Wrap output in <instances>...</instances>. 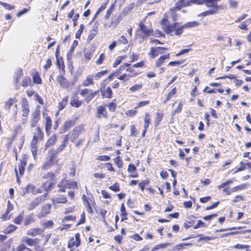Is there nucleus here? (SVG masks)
Listing matches in <instances>:
<instances>
[{
  "instance_id": "60",
  "label": "nucleus",
  "mask_w": 251,
  "mask_h": 251,
  "mask_svg": "<svg viewBox=\"0 0 251 251\" xmlns=\"http://www.w3.org/2000/svg\"><path fill=\"white\" fill-rule=\"evenodd\" d=\"M113 161L118 168L121 169L123 168L124 163L120 156H117L114 158Z\"/></svg>"
},
{
  "instance_id": "27",
  "label": "nucleus",
  "mask_w": 251,
  "mask_h": 251,
  "mask_svg": "<svg viewBox=\"0 0 251 251\" xmlns=\"http://www.w3.org/2000/svg\"><path fill=\"white\" fill-rule=\"evenodd\" d=\"M36 221V218L35 214L33 213H31L26 216L24 219L23 225L25 226H28L35 223Z\"/></svg>"
},
{
  "instance_id": "53",
  "label": "nucleus",
  "mask_w": 251,
  "mask_h": 251,
  "mask_svg": "<svg viewBox=\"0 0 251 251\" xmlns=\"http://www.w3.org/2000/svg\"><path fill=\"white\" fill-rule=\"evenodd\" d=\"M121 214L120 215L121 216V221H124L127 219V212L126 211V207L124 203H122L121 205Z\"/></svg>"
},
{
  "instance_id": "3",
  "label": "nucleus",
  "mask_w": 251,
  "mask_h": 251,
  "mask_svg": "<svg viewBox=\"0 0 251 251\" xmlns=\"http://www.w3.org/2000/svg\"><path fill=\"white\" fill-rule=\"evenodd\" d=\"M24 243L20 244L15 251H45V248L39 245L40 239L38 238L24 237Z\"/></svg>"
},
{
  "instance_id": "7",
  "label": "nucleus",
  "mask_w": 251,
  "mask_h": 251,
  "mask_svg": "<svg viewBox=\"0 0 251 251\" xmlns=\"http://www.w3.org/2000/svg\"><path fill=\"white\" fill-rule=\"evenodd\" d=\"M109 76V75L107 76V78H106L105 79H104L100 83V87L99 89H98L96 90V91H98V96L99 95V93H100L101 98L104 99H110L113 97V92L111 89V87L109 86H107V83H106V81L110 82L114 79L115 77H116V76H114L112 77V79H108V77Z\"/></svg>"
},
{
  "instance_id": "48",
  "label": "nucleus",
  "mask_w": 251,
  "mask_h": 251,
  "mask_svg": "<svg viewBox=\"0 0 251 251\" xmlns=\"http://www.w3.org/2000/svg\"><path fill=\"white\" fill-rule=\"evenodd\" d=\"M143 87V84L142 82L136 83L130 87L129 91L130 93H135L136 92L140 91Z\"/></svg>"
},
{
  "instance_id": "45",
  "label": "nucleus",
  "mask_w": 251,
  "mask_h": 251,
  "mask_svg": "<svg viewBox=\"0 0 251 251\" xmlns=\"http://www.w3.org/2000/svg\"><path fill=\"white\" fill-rule=\"evenodd\" d=\"M17 229L18 227L16 226L11 224L8 225L5 227V228L3 231V232L5 234H9L15 231Z\"/></svg>"
},
{
  "instance_id": "32",
  "label": "nucleus",
  "mask_w": 251,
  "mask_h": 251,
  "mask_svg": "<svg viewBox=\"0 0 251 251\" xmlns=\"http://www.w3.org/2000/svg\"><path fill=\"white\" fill-rule=\"evenodd\" d=\"M58 140V137L56 134H53L50 136L45 144V148L46 149L49 148L56 144Z\"/></svg>"
},
{
  "instance_id": "18",
  "label": "nucleus",
  "mask_w": 251,
  "mask_h": 251,
  "mask_svg": "<svg viewBox=\"0 0 251 251\" xmlns=\"http://www.w3.org/2000/svg\"><path fill=\"white\" fill-rule=\"evenodd\" d=\"M51 204L46 203L43 205L38 215L39 219H43L47 217L51 212Z\"/></svg>"
},
{
  "instance_id": "34",
  "label": "nucleus",
  "mask_w": 251,
  "mask_h": 251,
  "mask_svg": "<svg viewBox=\"0 0 251 251\" xmlns=\"http://www.w3.org/2000/svg\"><path fill=\"white\" fill-rule=\"evenodd\" d=\"M170 57V53H167L165 55L160 56L156 61H155V67L157 68L160 67L161 65H162L165 61L166 59H169Z\"/></svg>"
},
{
  "instance_id": "37",
  "label": "nucleus",
  "mask_w": 251,
  "mask_h": 251,
  "mask_svg": "<svg viewBox=\"0 0 251 251\" xmlns=\"http://www.w3.org/2000/svg\"><path fill=\"white\" fill-rule=\"evenodd\" d=\"M190 6L189 0H179L175 4V6L180 10L182 8Z\"/></svg>"
},
{
  "instance_id": "58",
  "label": "nucleus",
  "mask_w": 251,
  "mask_h": 251,
  "mask_svg": "<svg viewBox=\"0 0 251 251\" xmlns=\"http://www.w3.org/2000/svg\"><path fill=\"white\" fill-rule=\"evenodd\" d=\"M194 218V216H192L189 218V220H187L184 223L183 226L185 229H188L194 226L195 224V220L193 219Z\"/></svg>"
},
{
  "instance_id": "15",
  "label": "nucleus",
  "mask_w": 251,
  "mask_h": 251,
  "mask_svg": "<svg viewBox=\"0 0 251 251\" xmlns=\"http://www.w3.org/2000/svg\"><path fill=\"white\" fill-rule=\"evenodd\" d=\"M81 245V239L80 234L76 233L75 234V237H71L67 243V248L69 249H74L75 246L78 247Z\"/></svg>"
},
{
  "instance_id": "30",
  "label": "nucleus",
  "mask_w": 251,
  "mask_h": 251,
  "mask_svg": "<svg viewBox=\"0 0 251 251\" xmlns=\"http://www.w3.org/2000/svg\"><path fill=\"white\" fill-rule=\"evenodd\" d=\"M95 79L93 74L87 75L86 78L82 81V86L84 87H88L92 86L95 84Z\"/></svg>"
},
{
  "instance_id": "38",
  "label": "nucleus",
  "mask_w": 251,
  "mask_h": 251,
  "mask_svg": "<svg viewBox=\"0 0 251 251\" xmlns=\"http://www.w3.org/2000/svg\"><path fill=\"white\" fill-rule=\"evenodd\" d=\"M108 110L111 113L115 112L117 108V102L116 99H113L106 104Z\"/></svg>"
},
{
  "instance_id": "16",
  "label": "nucleus",
  "mask_w": 251,
  "mask_h": 251,
  "mask_svg": "<svg viewBox=\"0 0 251 251\" xmlns=\"http://www.w3.org/2000/svg\"><path fill=\"white\" fill-rule=\"evenodd\" d=\"M14 206L13 204L10 201H8L6 210L0 217V219L2 221H8L11 219L12 215L10 212L14 210Z\"/></svg>"
},
{
  "instance_id": "12",
  "label": "nucleus",
  "mask_w": 251,
  "mask_h": 251,
  "mask_svg": "<svg viewBox=\"0 0 251 251\" xmlns=\"http://www.w3.org/2000/svg\"><path fill=\"white\" fill-rule=\"evenodd\" d=\"M83 124H80L75 126L71 132H69L67 135H70L71 141L73 142L76 139L80 134L84 131L85 127Z\"/></svg>"
},
{
  "instance_id": "9",
  "label": "nucleus",
  "mask_w": 251,
  "mask_h": 251,
  "mask_svg": "<svg viewBox=\"0 0 251 251\" xmlns=\"http://www.w3.org/2000/svg\"><path fill=\"white\" fill-rule=\"evenodd\" d=\"M28 155L25 154H23L22 156V158L20 160V163L18 165L17 167L16 166L14 168V172L18 183L20 182V178L23 177L24 175Z\"/></svg>"
},
{
  "instance_id": "23",
  "label": "nucleus",
  "mask_w": 251,
  "mask_h": 251,
  "mask_svg": "<svg viewBox=\"0 0 251 251\" xmlns=\"http://www.w3.org/2000/svg\"><path fill=\"white\" fill-rule=\"evenodd\" d=\"M77 118L69 119L64 122L62 128V133H65L73 127L76 123Z\"/></svg>"
},
{
  "instance_id": "5",
  "label": "nucleus",
  "mask_w": 251,
  "mask_h": 251,
  "mask_svg": "<svg viewBox=\"0 0 251 251\" xmlns=\"http://www.w3.org/2000/svg\"><path fill=\"white\" fill-rule=\"evenodd\" d=\"M44 133L42 128L39 126H36L30 143L31 151L34 159L36 158L37 155L38 144L40 141L44 140Z\"/></svg>"
},
{
  "instance_id": "47",
  "label": "nucleus",
  "mask_w": 251,
  "mask_h": 251,
  "mask_svg": "<svg viewBox=\"0 0 251 251\" xmlns=\"http://www.w3.org/2000/svg\"><path fill=\"white\" fill-rule=\"evenodd\" d=\"M11 239L0 244V251H9L11 248Z\"/></svg>"
},
{
  "instance_id": "20",
  "label": "nucleus",
  "mask_w": 251,
  "mask_h": 251,
  "mask_svg": "<svg viewBox=\"0 0 251 251\" xmlns=\"http://www.w3.org/2000/svg\"><path fill=\"white\" fill-rule=\"evenodd\" d=\"M96 116L98 119H107L108 117V112L105 105H100L97 108Z\"/></svg>"
},
{
  "instance_id": "50",
  "label": "nucleus",
  "mask_w": 251,
  "mask_h": 251,
  "mask_svg": "<svg viewBox=\"0 0 251 251\" xmlns=\"http://www.w3.org/2000/svg\"><path fill=\"white\" fill-rule=\"evenodd\" d=\"M17 101V100L14 98H10L7 101H5L4 104V108L5 109L10 111V108L12 105L15 102Z\"/></svg>"
},
{
  "instance_id": "35",
  "label": "nucleus",
  "mask_w": 251,
  "mask_h": 251,
  "mask_svg": "<svg viewBox=\"0 0 251 251\" xmlns=\"http://www.w3.org/2000/svg\"><path fill=\"white\" fill-rule=\"evenodd\" d=\"M68 182V179L65 178H62L59 181V182L57 184V187L58 188V192H65L67 188V182Z\"/></svg>"
},
{
  "instance_id": "51",
  "label": "nucleus",
  "mask_w": 251,
  "mask_h": 251,
  "mask_svg": "<svg viewBox=\"0 0 251 251\" xmlns=\"http://www.w3.org/2000/svg\"><path fill=\"white\" fill-rule=\"evenodd\" d=\"M176 93V88L175 87L173 88L170 91L168 92L165 100L163 101V103L165 104L168 100H169L173 97H174Z\"/></svg>"
},
{
  "instance_id": "41",
  "label": "nucleus",
  "mask_w": 251,
  "mask_h": 251,
  "mask_svg": "<svg viewBox=\"0 0 251 251\" xmlns=\"http://www.w3.org/2000/svg\"><path fill=\"white\" fill-rule=\"evenodd\" d=\"M82 200L85 206L88 205H95L96 202L92 196L91 197H87L85 195L83 194L82 196Z\"/></svg>"
},
{
  "instance_id": "13",
  "label": "nucleus",
  "mask_w": 251,
  "mask_h": 251,
  "mask_svg": "<svg viewBox=\"0 0 251 251\" xmlns=\"http://www.w3.org/2000/svg\"><path fill=\"white\" fill-rule=\"evenodd\" d=\"M47 195V194H45L43 195L39 196L35 198L28 204L27 209L29 211L32 210L36 207L44 202L46 200Z\"/></svg>"
},
{
  "instance_id": "62",
  "label": "nucleus",
  "mask_w": 251,
  "mask_h": 251,
  "mask_svg": "<svg viewBox=\"0 0 251 251\" xmlns=\"http://www.w3.org/2000/svg\"><path fill=\"white\" fill-rule=\"evenodd\" d=\"M54 222L52 220H48L42 223L44 229L47 228H52L54 226Z\"/></svg>"
},
{
  "instance_id": "24",
  "label": "nucleus",
  "mask_w": 251,
  "mask_h": 251,
  "mask_svg": "<svg viewBox=\"0 0 251 251\" xmlns=\"http://www.w3.org/2000/svg\"><path fill=\"white\" fill-rule=\"evenodd\" d=\"M240 166L236 168L234 174L243 171L246 169H248V172L251 173V162H244L241 161L239 163Z\"/></svg>"
},
{
  "instance_id": "33",
  "label": "nucleus",
  "mask_w": 251,
  "mask_h": 251,
  "mask_svg": "<svg viewBox=\"0 0 251 251\" xmlns=\"http://www.w3.org/2000/svg\"><path fill=\"white\" fill-rule=\"evenodd\" d=\"M22 128L20 125H18L14 129V132L11 138L10 141L7 143V147L10 148L13 144V142L15 140L18 134L21 132Z\"/></svg>"
},
{
  "instance_id": "29",
  "label": "nucleus",
  "mask_w": 251,
  "mask_h": 251,
  "mask_svg": "<svg viewBox=\"0 0 251 251\" xmlns=\"http://www.w3.org/2000/svg\"><path fill=\"white\" fill-rule=\"evenodd\" d=\"M45 129L46 133L47 135H49L51 132V129L52 127V120L50 116L47 115L45 117Z\"/></svg>"
},
{
  "instance_id": "39",
  "label": "nucleus",
  "mask_w": 251,
  "mask_h": 251,
  "mask_svg": "<svg viewBox=\"0 0 251 251\" xmlns=\"http://www.w3.org/2000/svg\"><path fill=\"white\" fill-rule=\"evenodd\" d=\"M68 100H69V96L66 95V96H64L62 98L61 100L58 102L57 107H58V110L59 111H61L62 110H63V109H64L65 108V107L66 106V105L68 104Z\"/></svg>"
},
{
  "instance_id": "57",
  "label": "nucleus",
  "mask_w": 251,
  "mask_h": 251,
  "mask_svg": "<svg viewBox=\"0 0 251 251\" xmlns=\"http://www.w3.org/2000/svg\"><path fill=\"white\" fill-rule=\"evenodd\" d=\"M56 65L58 68L61 70L62 71H65V64L63 61V59L62 57H58L56 58Z\"/></svg>"
},
{
  "instance_id": "17",
  "label": "nucleus",
  "mask_w": 251,
  "mask_h": 251,
  "mask_svg": "<svg viewBox=\"0 0 251 251\" xmlns=\"http://www.w3.org/2000/svg\"><path fill=\"white\" fill-rule=\"evenodd\" d=\"M221 0H205L204 4L207 7L211 8L214 11L218 12L219 10L223 8L222 5L218 4Z\"/></svg>"
},
{
  "instance_id": "21",
  "label": "nucleus",
  "mask_w": 251,
  "mask_h": 251,
  "mask_svg": "<svg viewBox=\"0 0 251 251\" xmlns=\"http://www.w3.org/2000/svg\"><path fill=\"white\" fill-rule=\"evenodd\" d=\"M44 229L40 227H33L27 231L26 235L30 237H35L37 235L44 236Z\"/></svg>"
},
{
  "instance_id": "22",
  "label": "nucleus",
  "mask_w": 251,
  "mask_h": 251,
  "mask_svg": "<svg viewBox=\"0 0 251 251\" xmlns=\"http://www.w3.org/2000/svg\"><path fill=\"white\" fill-rule=\"evenodd\" d=\"M52 204L55 206L59 204H66L68 202L67 197L64 195L59 194L51 200Z\"/></svg>"
},
{
  "instance_id": "28",
  "label": "nucleus",
  "mask_w": 251,
  "mask_h": 251,
  "mask_svg": "<svg viewBox=\"0 0 251 251\" xmlns=\"http://www.w3.org/2000/svg\"><path fill=\"white\" fill-rule=\"evenodd\" d=\"M58 153H59L55 150V149H50L48 151V153L49 160L54 164H57L58 163V159H56V157Z\"/></svg>"
},
{
  "instance_id": "6",
  "label": "nucleus",
  "mask_w": 251,
  "mask_h": 251,
  "mask_svg": "<svg viewBox=\"0 0 251 251\" xmlns=\"http://www.w3.org/2000/svg\"><path fill=\"white\" fill-rule=\"evenodd\" d=\"M145 20L140 21L139 23L138 28L136 30L135 37L141 39L142 41L153 34V30L151 27H148L145 25Z\"/></svg>"
},
{
  "instance_id": "63",
  "label": "nucleus",
  "mask_w": 251,
  "mask_h": 251,
  "mask_svg": "<svg viewBox=\"0 0 251 251\" xmlns=\"http://www.w3.org/2000/svg\"><path fill=\"white\" fill-rule=\"evenodd\" d=\"M31 80L29 76H25L22 81V85L24 87H26L31 85Z\"/></svg>"
},
{
  "instance_id": "43",
  "label": "nucleus",
  "mask_w": 251,
  "mask_h": 251,
  "mask_svg": "<svg viewBox=\"0 0 251 251\" xmlns=\"http://www.w3.org/2000/svg\"><path fill=\"white\" fill-rule=\"evenodd\" d=\"M121 20V17L120 16L112 17L111 19V21L109 24L108 27H112L113 28H116L120 23Z\"/></svg>"
},
{
  "instance_id": "54",
  "label": "nucleus",
  "mask_w": 251,
  "mask_h": 251,
  "mask_svg": "<svg viewBox=\"0 0 251 251\" xmlns=\"http://www.w3.org/2000/svg\"><path fill=\"white\" fill-rule=\"evenodd\" d=\"M66 184L67 188L69 189H77L78 188V183L76 181H72L68 179V182H67Z\"/></svg>"
},
{
  "instance_id": "14",
  "label": "nucleus",
  "mask_w": 251,
  "mask_h": 251,
  "mask_svg": "<svg viewBox=\"0 0 251 251\" xmlns=\"http://www.w3.org/2000/svg\"><path fill=\"white\" fill-rule=\"evenodd\" d=\"M168 50V48L162 47H151L148 53L149 56L151 58H154L159 54L164 53Z\"/></svg>"
},
{
  "instance_id": "46",
  "label": "nucleus",
  "mask_w": 251,
  "mask_h": 251,
  "mask_svg": "<svg viewBox=\"0 0 251 251\" xmlns=\"http://www.w3.org/2000/svg\"><path fill=\"white\" fill-rule=\"evenodd\" d=\"M68 135H66L61 144L56 149H55L58 153L62 151L67 146L69 141Z\"/></svg>"
},
{
  "instance_id": "11",
  "label": "nucleus",
  "mask_w": 251,
  "mask_h": 251,
  "mask_svg": "<svg viewBox=\"0 0 251 251\" xmlns=\"http://www.w3.org/2000/svg\"><path fill=\"white\" fill-rule=\"evenodd\" d=\"M41 118L40 106L37 105L35 109L32 112L29 121L30 126L33 128L36 126Z\"/></svg>"
},
{
  "instance_id": "10",
  "label": "nucleus",
  "mask_w": 251,
  "mask_h": 251,
  "mask_svg": "<svg viewBox=\"0 0 251 251\" xmlns=\"http://www.w3.org/2000/svg\"><path fill=\"white\" fill-rule=\"evenodd\" d=\"M22 107V116L24 118L22 119V123L25 124L27 122L28 117L30 113V108L29 102L27 99L24 97L22 99L21 101Z\"/></svg>"
},
{
  "instance_id": "31",
  "label": "nucleus",
  "mask_w": 251,
  "mask_h": 251,
  "mask_svg": "<svg viewBox=\"0 0 251 251\" xmlns=\"http://www.w3.org/2000/svg\"><path fill=\"white\" fill-rule=\"evenodd\" d=\"M127 172L129 174V176L131 177H137L139 176L137 169L133 164H129L128 165Z\"/></svg>"
},
{
  "instance_id": "8",
  "label": "nucleus",
  "mask_w": 251,
  "mask_h": 251,
  "mask_svg": "<svg viewBox=\"0 0 251 251\" xmlns=\"http://www.w3.org/2000/svg\"><path fill=\"white\" fill-rule=\"evenodd\" d=\"M42 178L45 180L42 184V187L45 191L49 192L54 188L56 183V178L53 172H48L43 176Z\"/></svg>"
},
{
  "instance_id": "44",
  "label": "nucleus",
  "mask_w": 251,
  "mask_h": 251,
  "mask_svg": "<svg viewBox=\"0 0 251 251\" xmlns=\"http://www.w3.org/2000/svg\"><path fill=\"white\" fill-rule=\"evenodd\" d=\"M218 189H222V192L226 195H230L231 194V188L228 185H224V182L218 186Z\"/></svg>"
},
{
  "instance_id": "19",
  "label": "nucleus",
  "mask_w": 251,
  "mask_h": 251,
  "mask_svg": "<svg viewBox=\"0 0 251 251\" xmlns=\"http://www.w3.org/2000/svg\"><path fill=\"white\" fill-rule=\"evenodd\" d=\"M42 192L40 188H36V187L32 184H28L23 189V195L25 196L27 194L31 193L33 195H36L41 193Z\"/></svg>"
},
{
  "instance_id": "4",
  "label": "nucleus",
  "mask_w": 251,
  "mask_h": 251,
  "mask_svg": "<svg viewBox=\"0 0 251 251\" xmlns=\"http://www.w3.org/2000/svg\"><path fill=\"white\" fill-rule=\"evenodd\" d=\"M179 23L175 22L171 25L164 26L163 29L166 34L172 35V33L175 31L176 35L180 36L183 33L184 29L197 27L200 25V23L197 21H191L181 26H179Z\"/></svg>"
},
{
  "instance_id": "56",
  "label": "nucleus",
  "mask_w": 251,
  "mask_h": 251,
  "mask_svg": "<svg viewBox=\"0 0 251 251\" xmlns=\"http://www.w3.org/2000/svg\"><path fill=\"white\" fill-rule=\"evenodd\" d=\"M177 11H179V10H178V9L175 6L170 9L171 17L174 22H176L177 19L178 15L176 13Z\"/></svg>"
},
{
  "instance_id": "52",
  "label": "nucleus",
  "mask_w": 251,
  "mask_h": 251,
  "mask_svg": "<svg viewBox=\"0 0 251 251\" xmlns=\"http://www.w3.org/2000/svg\"><path fill=\"white\" fill-rule=\"evenodd\" d=\"M218 13L216 11L213 10L212 9H208L205 11H203L198 15V16L199 17H205L209 15H214Z\"/></svg>"
},
{
  "instance_id": "64",
  "label": "nucleus",
  "mask_w": 251,
  "mask_h": 251,
  "mask_svg": "<svg viewBox=\"0 0 251 251\" xmlns=\"http://www.w3.org/2000/svg\"><path fill=\"white\" fill-rule=\"evenodd\" d=\"M23 75V70L22 69H19L15 74V82L18 84L22 76Z\"/></svg>"
},
{
  "instance_id": "49",
  "label": "nucleus",
  "mask_w": 251,
  "mask_h": 251,
  "mask_svg": "<svg viewBox=\"0 0 251 251\" xmlns=\"http://www.w3.org/2000/svg\"><path fill=\"white\" fill-rule=\"evenodd\" d=\"M109 71L107 70H102L100 72H98L93 74L95 80L98 81L104 76L105 75L108 73Z\"/></svg>"
},
{
  "instance_id": "36",
  "label": "nucleus",
  "mask_w": 251,
  "mask_h": 251,
  "mask_svg": "<svg viewBox=\"0 0 251 251\" xmlns=\"http://www.w3.org/2000/svg\"><path fill=\"white\" fill-rule=\"evenodd\" d=\"M164 113L162 111H158L155 114V117L154 119V124L155 127H157L162 121L164 117Z\"/></svg>"
},
{
  "instance_id": "55",
  "label": "nucleus",
  "mask_w": 251,
  "mask_h": 251,
  "mask_svg": "<svg viewBox=\"0 0 251 251\" xmlns=\"http://www.w3.org/2000/svg\"><path fill=\"white\" fill-rule=\"evenodd\" d=\"M247 188V184L246 183L241 184L237 186H235L231 188V193L238 192L242 190L245 189Z\"/></svg>"
},
{
  "instance_id": "42",
  "label": "nucleus",
  "mask_w": 251,
  "mask_h": 251,
  "mask_svg": "<svg viewBox=\"0 0 251 251\" xmlns=\"http://www.w3.org/2000/svg\"><path fill=\"white\" fill-rule=\"evenodd\" d=\"M32 76L34 83L39 85L42 83V80L40 76V73L37 71L34 70V73L32 74Z\"/></svg>"
},
{
  "instance_id": "1",
  "label": "nucleus",
  "mask_w": 251,
  "mask_h": 251,
  "mask_svg": "<svg viewBox=\"0 0 251 251\" xmlns=\"http://www.w3.org/2000/svg\"><path fill=\"white\" fill-rule=\"evenodd\" d=\"M145 61L142 60L133 65L126 62L121 65L118 69L109 74L108 79H112L114 76H116L118 80L122 82H126L131 78L138 76L140 72L135 70L134 68H143L145 66Z\"/></svg>"
},
{
  "instance_id": "59",
  "label": "nucleus",
  "mask_w": 251,
  "mask_h": 251,
  "mask_svg": "<svg viewBox=\"0 0 251 251\" xmlns=\"http://www.w3.org/2000/svg\"><path fill=\"white\" fill-rule=\"evenodd\" d=\"M126 55H122L118 56L115 60L113 63L112 66L113 68H116L119 64H120L123 60L126 58Z\"/></svg>"
},
{
  "instance_id": "25",
  "label": "nucleus",
  "mask_w": 251,
  "mask_h": 251,
  "mask_svg": "<svg viewBox=\"0 0 251 251\" xmlns=\"http://www.w3.org/2000/svg\"><path fill=\"white\" fill-rule=\"evenodd\" d=\"M151 123V116L148 112L145 114L144 118V129L142 133V137H145L146 133L148 131L149 125Z\"/></svg>"
},
{
  "instance_id": "26",
  "label": "nucleus",
  "mask_w": 251,
  "mask_h": 251,
  "mask_svg": "<svg viewBox=\"0 0 251 251\" xmlns=\"http://www.w3.org/2000/svg\"><path fill=\"white\" fill-rule=\"evenodd\" d=\"M56 80L60 86L63 88H69L71 86L70 82L67 79L62 75H58L56 78Z\"/></svg>"
},
{
  "instance_id": "40",
  "label": "nucleus",
  "mask_w": 251,
  "mask_h": 251,
  "mask_svg": "<svg viewBox=\"0 0 251 251\" xmlns=\"http://www.w3.org/2000/svg\"><path fill=\"white\" fill-rule=\"evenodd\" d=\"M24 210H22L17 216H16L13 220V223L17 225H21L24 220Z\"/></svg>"
},
{
  "instance_id": "2",
  "label": "nucleus",
  "mask_w": 251,
  "mask_h": 251,
  "mask_svg": "<svg viewBox=\"0 0 251 251\" xmlns=\"http://www.w3.org/2000/svg\"><path fill=\"white\" fill-rule=\"evenodd\" d=\"M98 96V91H93L87 88H81V85H78L77 90L72 96L70 105L72 107L78 108L80 107L83 101L88 103L95 97Z\"/></svg>"
},
{
  "instance_id": "61",
  "label": "nucleus",
  "mask_w": 251,
  "mask_h": 251,
  "mask_svg": "<svg viewBox=\"0 0 251 251\" xmlns=\"http://www.w3.org/2000/svg\"><path fill=\"white\" fill-rule=\"evenodd\" d=\"M150 183V181L148 179H146L141 181L138 183V186L142 192L145 190V186L148 185Z\"/></svg>"
}]
</instances>
